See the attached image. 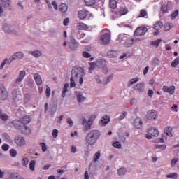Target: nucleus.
Returning <instances> with one entry per match:
<instances>
[{"mask_svg": "<svg viewBox=\"0 0 179 179\" xmlns=\"http://www.w3.org/2000/svg\"><path fill=\"white\" fill-rule=\"evenodd\" d=\"M78 29L79 30H87V29H89V27H87V25H86V24L83 22H80L78 23Z\"/></svg>", "mask_w": 179, "mask_h": 179, "instance_id": "30", "label": "nucleus"}, {"mask_svg": "<svg viewBox=\"0 0 179 179\" xmlns=\"http://www.w3.org/2000/svg\"><path fill=\"white\" fill-rule=\"evenodd\" d=\"M29 169L30 170H31V171H34V170L36 169V161L31 160L29 162Z\"/></svg>", "mask_w": 179, "mask_h": 179, "instance_id": "37", "label": "nucleus"}, {"mask_svg": "<svg viewBox=\"0 0 179 179\" xmlns=\"http://www.w3.org/2000/svg\"><path fill=\"white\" fill-rule=\"evenodd\" d=\"M90 17V12L87 10H81L78 12V17L80 19V20H83L86 19V17Z\"/></svg>", "mask_w": 179, "mask_h": 179, "instance_id": "7", "label": "nucleus"}, {"mask_svg": "<svg viewBox=\"0 0 179 179\" xmlns=\"http://www.w3.org/2000/svg\"><path fill=\"white\" fill-rule=\"evenodd\" d=\"M40 146H41L43 152H47V145H45V143H41Z\"/></svg>", "mask_w": 179, "mask_h": 179, "instance_id": "54", "label": "nucleus"}, {"mask_svg": "<svg viewBox=\"0 0 179 179\" xmlns=\"http://www.w3.org/2000/svg\"><path fill=\"white\" fill-rule=\"evenodd\" d=\"M15 142L17 146H24L26 145L24 137L20 135L15 137Z\"/></svg>", "mask_w": 179, "mask_h": 179, "instance_id": "8", "label": "nucleus"}, {"mask_svg": "<svg viewBox=\"0 0 179 179\" xmlns=\"http://www.w3.org/2000/svg\"><path fill=\"white\" fill-rule=\"evenodd\" d=\"M52 136L53 138H57L58 136V130L56 129H54L52 131Z\"/></svg>", "mask_w": 179, "mask_h": 179, "instance_id": "63", "label": "nucleus"}, {"mask_svg": "<svg viewBox=\"0 0 179 179\" xmlns=\"http://www.w3.org/2000/svg\"><path fill=\"white\" fill-rule=\"evenodd\" d=\"M10 155L12 157H16L17 152L16 151V150L12 148L11 150H10Z\"/></svg>", "mask_w": 179, "mask_h": 179, "instance_id": "46", "label": "nucleus"}, {"mask_svg": "<svg viewBox=\"0 0 179 179\" xmlns=\"http://www.w3.org/2000/svg\"><path fill=\"white\" fill-rule=\"evenodd\" d=\"M83 57H84V58H90L92 55L86 51H84L83 52Z\"/></svg>", "mask_w": 179, "mask_h": 179, "instance_id": "55", "label": "nucleus"}, {"mask_svg": "<svg viewBox=\"0 0 179 179\" xmlns=\"http://www.w3.org/2000/svg\"><path fill=\"white\" fill-rule=\"evenodd\" d=\"M45 93L47 99H50V96H51V87H50L48 85H46Z\"/></svg>", "mask_w": 179, "mask_h": 179, "instance_id": "40", "label": "nucleus"}, {"mask_svg": "<svg viewBox=\"0 0 179 179\" xmlns=\"http://www.w3.org/2000/svg\"><path fill=\"white\" fill-rule=\"evenodd\" d=\"M166 177H167V178L176 179L178 178V174L177 173H173L166 175Z\"/></svg>", "mask_w": 179, "mask_h": 179, "instance_id": "39", "label": "nucleus"}, {"mask_svg": "<svg viewBox=\"0 0 179 179\" xmlns=\"http://www.w3.org/2000/svg\"><path fill=\"white\" fill-rule=\"evenodd\" d=\"M8 99V91L6 88H1V100H6Z\"/></svg>", "mask_w": 179, "mask_h": 179, "instance_id": "24", "label": "nucleus"}, {"mask_svg": "<svg viewBox=\"0 0 179 179\" xmlns=\"http://www.w3.org/2000/svg\"><path fill=\"white\" fill-rule=\"evenodd\" d=\"M75 80H78V78H76V77H73V76H71V78H70V87H75V86H76V83H75Z\"/></svg>", "mask_w": 179, "mask_h": 179, "instance_id": "29", "label": "nucleus"}, {"mask_svg": "<svg viewBox=\"0 0 179 179\" xmlns=\"http://www.w3.org/2000/svg\"><path fill=\"white\" fill-rule=\"evenodd\" d=\"M119 13L120 16H124L128 13V8L127 7H121Z\"/></svg>", "mask_w": 179, "mask_h": 179, "instance_id": "28", "label": "nucleus"}, {"mask_svg": "<svg viewBox=\"0 0 179 179\" xmlns=\"http://www.w3.org/2000/svg\"><path fill=\"white\" fill-rule=\"evenodd\" d=\"M24 76H26V71H21L20 72L19 77L15 80V82H22L24 78Z\"/></svg>", "mask_w": 179, "mask_h": 179, "instance_id": "23", "label": "nucleus"}, {"mask_svg": "<svg viewBox=\"0 0 179 179\" xmlns=\"http://www.w3.org/2000/svg\"><path fill=\"white\" fill-rule=\"evenodd\" d=\"M148 134H145V138L147 139H152V136H159V130L157 129L151 128L148 130Z\"/></svg>", "mask_w": 179, "mask_h": 179, "instance_id": "6", "label": "nucleus"}, {"mask_svg": "<svg viewBox=\"0 0 179 179\" xmlns=\"http://www.w3.org/2000/svg\"><path fill=\"white\" fill-rule=\"evenodd\" d=\"M137 82H139V78L138 77H136L135 78H131L130 80H129V85H135V83H136Z\"/></svg>", "mask_w": 179, "mask_h": 179, "instance_id": "44", "label": "nucleus"}, {"mask_svg": "<svg viewBox=\"0 0 179 179\" xmlns=\"http://www.w3.org/2000/svg\"><path fill=\"white\" fill-rule=\"evenodd\" d=\"M101 133L99 130H90L85 136V144L87 146H94L97 143V141L100 139Z\"/></svg>", "mask_w": 179, "mask_h": 179, "instance_id": "2", "label": "nucleus"}, {"mask_svg": "<svg viewBox=\"0 0 179 179\" xmlns=\"http://www.w3.org/2000/svg\"><path fill=\"white\" fill-rule=\"evenodd\" d=\"M179 64V57L176 59H174V61L172 62L171 63V66L172 68H176L177 67V65Z\"/></svg>", "mask_w": 179, "mask_h": 179, "instance_id": "42", "label": "nucleus"}, {"mask_svg": "<svg viewBox=\"0 0 179 179\" xmlns=\"http://www.w3.org/2000/svg\"><path fill=\"white\" fill-rule=\"evenodd\" d=\"M7 62H8V59H4L1 62V64L0 66V69H3V66H5Z\"/></svg>", "mask_w": 179, "mask_h": 179, "instance_id": "60", "label": "nucleus"}, {"mask_svg": "<svg viewBox=\"0 0 179 179\" xmlns=\"http://www.w3.org/2000/svg\"><path fill=\"white\" fill-rule=\"evenodd\" d=\"M59 10L62 13H65L68 10V6L65 3H62L59 6Z\"/></svg>", "mask_w": 179, "mask_h": 179, "instance_id": "25", "label": "nucleus"}, {"mask_svg": "<svg viewBox=\"0 0 179 179\" xmlns=\"http://www.w3.org/2000/svg\"><path fill=\"white\" fill-rule=\"evenodd\" d=\"M177 162H178V158H173L171 162V167H174L177 164Z\"/></svg>", "mask_w": 179, "mask_h": 179, "instance_id": "53", "label": "nucleus"}, {"mask_svg": "<svg viewBox=\"0 0 179 179\" xmlns=\"http://www.w3.org/2000/svg\"><path fill=\"white\" fill-rule=\"evenodd\" d=\"M77 100L79 103H82L83 101L86 100V98L82 95H78Z\"/></svg>", "mask_w": 179, "mask_h": 179, "instance_id": "52", "label": "nucleus"}, {"mask_svg": "<svg viewBox=\"0 0 179 179\" xmlns=\"http://www.w3.org/2000/svg\"><path fill=\"white\" fill-rule=\"evenodd\" d=\"M125 117H127V112L123 111L122 113V115H120V117H119V121H121L122 120H124V118H125Z\"/></svg>", "mask_w": 179, "mask_h": 179, "instance_id": "56", "label": "nucleus"}, {"mask_svg": "<svg viewBox=\"0 0 179 179\" xmlns=\"http://www.w3.org/2000/svg\"><path fill=\"white\" fill-rule=\"evenodd\" d=\"M107 57H108V58H117V57H118V51L109 50L107 52Z\"/></svg>", "mask_w": 179, "mask_h": 179, "instance_id": "17", "label": "nucleus"}, {"mask_svg": "<svg viewBox=\"0 0 179 179\" xmlns=\"http://www.w3.org/2000/svg\"><path fill=\"white\" fill-rule=\"evenodd\" d=\"M142 124L143 122L140 117H137L134 121V126L138 129H141V128H142Z\"/></svg>", "mask_w": 179, "mask_h": 179, "instance_id": "19", "label": "nucleus"}, {"mask_svg": "<svg viewBox=\"0 0 179 179\" xmlns=\"http://www.w3.org/2000/svg\"><path fill=\"white\" fill-rule=\"evenodd\" d=\"M86 6H93L96 3V0H85Z\"/></svg>", "mask_w": 179, "mask_h": 179, "instance_id": "33", "label": "nucleus"}, {"mask_svg": "<svg viewBox=\"0 0 179 179\" xmlns=\"http://www.w3.org/2000/svg\"><path fill=\"white\" fill-rule=\"evenodd\" d=\"M164 134L171 138L173 136V127L168 126L164 129Z\"/></svg>", "mask_w": 179, "mask_h": 179, "instance_id": "18", "label": "nucleus"}, {"mask_svg": "<svg viewBox=\"0 0 179 179\" xmlns=\"http://www.w3.org/2000/svg\"><path fill=\"white\" fill-rule=\"evenodd\" d=\"M31 121V117L30 115H25L20 120H15L12 122V124L17 131H20L23 135H30L31 134V129L27 126Z\"/></svg>", "mask_w": 179, "mask_h": 179, "instance_id": "1", "label": "nucleus"}, {"mask_svg": "<svg viewBox=\"0 0 179 179\" xmlns=\"http://www.w3.org/2000/svg\"><path fill=\"white\" fill-rule=\"evenodd\" d=\"M160 43H162V39H157V40L150 42V45H154V47L157 48V47H159V44H160Z\"/></svg>", "mask_w": 179, "mask_h": 179, "instance_id": "36", "label": "nucleus"}, {"mask_svg": "<svg viewBox=\"0 0 179 179\" xmlns=\"http://www.w3.org/2000/svg\"><path fill=\"white\" fill-rule=\"evenodd\" d=\"M146 31H148V28L140 27L137 28L134 32V36H143L146 34Z\"/></svg>", "mask_w": 179, "mask_h": 179, "instance_id": "9", "label": "nucleus"}, {"mask_svg": "<svg viewBox=\"0 0 179 179\" xmlns=\"http://www.w3.org/2000/svg\"><path fill=\"white\" fill-rule=\"evenodd\" d=\"M145 83H140L136 85L134 87V90H136V92H140L141 93H143V92H145Z\"/></svg>", "mask_w": 179, "mask_h": 179, "instance_id": "12", "label": "nucleus"}, {"mask_svg": "<svg viewBox=\"0 0 179 179\" xmlns=\"http://www.w3.org/2000/svg\"><path fill=\"white\" fill-rule=\"evenodd\" d=\"M69 48L72 51H75L79 47V45L78 44V42L75 39H71V41L69 42Z\"/></svg>", "mask_w": 179, "mask_h": 179, "instance_id": "14", "label": "nucleus"}, {"mask_svg": "<svg viewBox=\"0 0 179 179\" xmlns=\"http://www.w3.org/2000/svg\"><path fill=\"white\" fill-rule=\"evenodd\" d=\"M22 166H27L29 164V159L27 158L22 159Z\"/></svg>", "mask_w": 179, "mask_h": 179, "instance_id": "57", "label": "nucleus"}, {"mask_svg": "<svg viewBox=\"0 0 179 179\" xmlns=\"http://www.w3.org/2000/svg\"><path fill=\"white\" fill-rule=\"evenodd\" d=\"M34 78L38 86H41V85H43V80L41 79V76L40 75H38V73H35L34 75Z\"/></svg>", "mask_w": 179, "mask_h": 179, "instance_id": "16", "label": "nucleus"}, {"mask_svg": "<svg viewBox=\"0 0 179 179\" xmlns=\"http://www.w3.org/2000/svg\"><path fill=\"white\" fill-rule=\"evenodd\" d=\"M113 147L116 148L117 149H121V143H120V141H116L113 143Z\"/></svg>", "mask_w": 179, "mask_h": 179, "instance_id": "50", "label": "nucleus"}, {"mask_svg": "<svg viewBox=\"0 0 179 179\" xmlns=\"http://www.w3.org/2000/svg\"><path fill=\"white\" fill-rule=\"evenodd\" d=\"M67 124H69L70 127H73V121H72V119L71 117L67 118Z\"/></svg>", "mask_w": 179, "mask_h": 179, "instance_id": "62", "label": "nucleus"}, {"mask_svg": "<svg viewBox=\"0 0 179 179\" xmlns=\"http://www.w3.org/2000/svg\"><path fill=\"white\" fill-rule=\"evenodd\" d=\"M162 27H163V23L160 21L157 22L154 25V29H155V30H160Z\"/></svg>", "mask_w": 179, "mask_h": 179, "instance_id": "31", "label": "nucleus"}, {"mask_svg": "<svg viewBox=\"0 0 179 179\" xmlns=\"http://www.w3.org/2000/svg\"><path fill=\"white\" fill-rule=\"evenodd\" d=\"M147 15H148V12H146V10H145L144 9L140 11L139 17H145V16H147Z\"/></svg>", "mask_w": 179, "mask_h": 179, "instance_id": "51", "label": "nucleus"}, {"mask_svg": "<svg viewBox=\"0 0 179 179\" xmlns=\"http://www.w3.org/2000/svg\"><path fill=\"white\" fill-rule=\"evenodd\" d=\"M69 87V84L68 83H65L64 88H63V91L62 93V97L63 99H65V96H66V92H68V88Z\"/></svg>", "mask_w": 179, "mask_h": 179, "instance_id": "26", "label": "nucleus"}, {"mask_svg": "<svg viewBox=\"0 0 179 179\" xmlns=\"http://www.w3.org/2000/svg\"><path fill=\"white\" fill-rule=\"evenodd\" d=\"M1 148L4 150V152H7V150H9V145L8 144H3L1 146Z\"/></svg>", "mask_w": 179, "mask_h": 179, "instance_id": "61", "label": "nucleus"}, {"mask_svg": "<svg viewBox=\"0 0 179 179\" xmlns=\"http://www.w3.org/2000/svg\"><path fill=\"white\" fill-rule=\"evenodd\" d=\"M8 115L3 113V110H0V120H2V121H8Z\"/></svg>", "mask_w": 179, "mask_h": 179, "instance_id": "27", "label": "nucleus"}, {"mask_svg": "<svg viewBox=\"0 0 179 179\" xmlns=\"http://www.w3.org/2000/svg\"><path fill=\"white\" fill-rule=\"evenodd\" d=\"M155 148V149H162V150H164V149H166V145H156Z\"/></svg>", "mask_w": 179, "mask_h": 179, "instance_id": "58", "label": "nucleus"}, {"mask_svg": "<svg viewBox=\"0 0 179 179\" xmlns=\"http://www.w3.org/2000/svg\"><path fill=\"white\" fill-rule=\"evenodd\" d=\"M71 75L76 79H79L80 85L83 84V76H85V70L82 67L75 66L73 68Z\"/></svg>", "mask_w": 179, "mask_h": 179, "instance_id": "3", "label": "nucleus"}, {"mask_svg": "<svg viewBox=\"0 0 179 179\" xmlns=\"http://www.w3.org/2000/svg\"><path fill=\"white\" fill-rule=\"evenodd\" d=\"M125 173H127V169L124 168V167H122V168H120L118 170H117V174L118 176H124Z\"/></svg>", "mask_w": 179, "mask_h": 179, "instance_id": "32", "label": "nucleus"}, {"mask_svg": "<svg viewBox=\"0 0 179 179\" xmlns=\"http://www.w3.org/2000/svg\"><path fill=\"white\" fill-rule=\"evenodd\" d=\"M3 6L6 9H12V1L10 0H6L2 1Z\"/></svg>", "mask_w": 179, "mask_h": 179, "instance_id": "21", "label": "nucleus"}, {"mask_svg": "<svg viewBox=\"0 0 179 179\" xmlns=\"http://www.w3.org/2000/svg\"><path fill=\"white\" fill-rule=\"evenodd\" d=\"M31 55H33V57H34L35 58H37L38 57H41L43 54L41 53V52L36 50L31 52Z\"/></svg>", "mask_w": 179, "mask_h": 179, "instance_id": "38", "label": "nucleus"}, {"mask_svg": "<svg viewBox=\"0 0 179 179\" xmlns=\"http://www.w3.org/2000/svg\"><path fill=\"white\" fill-rule=\"evenodd\" d=\"M138 41H141L139 38H131L129 40L130 44H135V43H138Z\"/></svg>", "mask_w": 179, "mask_h": 179, "instance_id": "59", "label": "nucleus"}, {"mask_svg": "<svg viewBox=\"0 0 179 179\" xmlns=\"http://www.w3.org/2000/svg\"><path fill=\"white\" fill-rule=\"evenodd\" d=\"M171 10V3H165L161 6V12L162 13H169Z\"/></svg>", "mask_w": 179, "mask_h": 179, "instance_id": "11", "label": "nucleus"}, {"mask_svg": "<svg viewBox=\"0 0 179 179\" xmlns=\"http://www.w3.org/2000/svg\"><path fill=\"white\" fill-rule=\"evenodd\" d=\"M110 122V117L108 116H103L100 121L101 125H107Z\"/></svg>", "mask_w": 179, "mask_h": 179, "instance_id": "22", "label": "nucleus"}, {"mask_svg": "<svg viewBox=\"0 0 179 179\" xmlns=\"http://www.w3.org/2000/svg\"><path fill=\"white\" fill-rule=\"evenodd\" d=\"M109 6L111 9H115L117 8V1L110 0Z\"/></svg>", "mask_w": 179, "mask_h": 179, "instance_id": "34", "label": "nucleus"}, {"mask_svg": "<svg viewBox=\"0 0 179 179\" xmlns=\"http://www.w3.org/2000/svg\"><path fill=\"white\" fill-rule=\"evenodd\" d=\"M96 66L100 69H103V73H107L108 72V69H107V61L104 59H100L96 61Z\"/></svg>", "mask_w": 179, "mask_h": 179, "instance_id": "4", "label": "nucleus"}, {"mask_svg": "<svg viewBox=\"0 0 179 179\" xmlns=\"http://www.w3.org/2000/svg\"><path fill=\"white\" fill-rule=\"evenodd\" d=\"M100 156H101V154L100 152H96L94 156V162L96 163L97 160L100 159Z\"/></svg>", "mask_w": 179, "mask_h": 179, "instance_id": "47", "label": "nucleus"}, {"mask_svg": "<svg viewBox=\"0 0 179 179\" xmlns=\"http://www.w3.org/2000/svg\"><path fill=\"white\" fill-rule=\"evenodd\" d=\"M3 30L5 31V33H12V30L10 29V27L8 25V24H5L3 26Z\"/></svg>", "mask_w": 179, "mask_h": 179, "instance_id": "35", "label": "nucleus"}, {"mask_svg": "<svg viewBox=\"0 0 179 179\" xmlns=\"http://www.w3.org/2000/svg\"><path fill=\"white\" fill-rule=\"evenodd\" d=\"M90 70L89 72L90 73H92V71H93L94 69V68H96V66H97L96 63L94 62H91L90 63Z\"/></svg>", "mask_w": 179, "mask_h": 179, "instance_id": "43", "label": "nucleus"}, {"mask_svg": "<svg viewBox=\"0 0 179 179\" xmlns=\"http://www.w3.org/2000/svg\"><path fill=\"white\" fill-rule=\"evenodd\" d=\"M24 55L22 52H17L15 53L12 57L9 58L10 62H12L14 59H19L23 58Z\"/></svg>", "mask_w": 179, "mask_h": 179, "instance_id": "13", "label": "nucleus"}, {"mask_svg": "<svg viewBox=\"0 0 179 179\" xmlns=\"http://www.w3.org/2000/svg\"><path fill=\"white\" fill-rule=\"evenodd\" d=\"M176 90V87L174 85L172 86H164L163 90L166 93H169V94H174V90Z\"/></svg>", "mask_w": 179, "mask_h": 179, "instance_id": "15", "label": "nucleus"}, {"mask_svg": "<svg viewBox=\"0 0 179 179\" xmlns=\"http://www.w3.org/2000/svg\"><path fill=\"white\" fill-rule=\"evenodd\" d=\"M55 111H57V108H55V106H52L50 108V113L54 114Z\"/></svg>", "mask_w": 179, "mask_h": 179, "instance_id": "64", "label": "nucleus"}, {"mask_svg": "<svg viewBox=\"0 0 179 179\" xmlns=\"http://www.w3.org/2000/svg\"><path fill=\"white\" fill-rule=\"evenodd\" d=\"M92 122H90V120H88L87 123L85 124V128L86 131H88V129H90L92 128Z\"/></svg>", "mask_w": 179, "mask_h": 179, "instance_id": "45", "label": "nucleus"}, {"mask_svg": "<svg viewBox=\"0 0 179 179\" xmlns=\"http://www.w3.org/2000/svg\"><path fill=\"white\" fill-rule=\"evenodd\" d=\"M173 27V24L171 23H167L165 26H164V29L165 31H169L170 30V29H171Z\"/></svg>", "mask_w": 179, "mask_h": 179, "instance_id": "49", "label": "nucleus"}, {"mask_svg": "<svg viewBox=\"0 0 179 179\" xmlns=\"http://www.w3.org/2000/svg\"><path fill=\"white\" fill-rule=\"evenodd\" d=\"M9 179H20V175H17V173H14L10 175Z\"/></svg>", "mask_w": 179, "mask_h": 179, "instance_id": "41", "label": "nucleus"}, {"mask_svg": "<svg viewBox=\"0 0 179 179\" xmlns=\"http://www.w3.org/2000/svg\"><path fill=\"white\" fill-rule=\"evenodd\" d=\"M146 117L148 120H156L157 118V111L155 110H150L148 111Z\"/></svg>", "mask_w": 179, "mask_h": 179, "instance_id": "10", "label": "nucleus"}, {"mask_svg": "<svg viewBox=\"0 0 179 179\" xmlns=\"http://www.w3.org/2000/svg\"><path fill=\"white\" fill-rule=\"evenodd\" d=\"M13 100H15V101H19L22 100V94H20V93H17V92H13Z\"/></svg>", "mask_w": 179, "mask_h": 179, "instance_id": "20", "label": "nucleus"}, {"mask_svg": "<svg viewBox=\"0 0 179 179\" xmlns=\"http://www.w3.org/2000/svg\"><path fill=\"white\" fill-rule=\"evenodd\" d=\"M110 40H111V35H110V33H105L101 35L100 41H101L102 44H104V45H107V44H110Z\"/></svg>", "mask_w": 179, "mask_h": 179, "instance_id": "5", "label": "nucleus"}, {"mask_svg": "<svg viewBox=\"0 0 179 179\" xmlns=\"http://www.w3.org/2000/svg\"><path fill=\"white\" fill-rule=\"evenodd\" d=\"M177 16H178V10H175V11L171 15V19H172V20H174V19H176V17H177Z\"/></svg>", "mask_w": 179, "mask_h": 179, "instance_id": "48", "label": "nucleus"}]
</instances>
